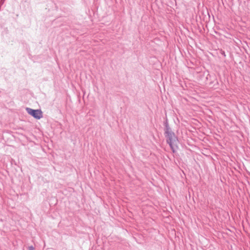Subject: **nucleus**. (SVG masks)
I'll return each mask as SVG.
<instances>
[{
  "label": "nucleus",
  "mask_w": 250,
  "mask_h": 250,
  "mask_svg": "<svg viewBox=\"0 0 250 250\" xmlns=\"http://www.w3.org/2000/svg\"><path fill=\"white\" fill-rule=\"evenodd\" d=\"M35 250V249L32 246H31L28 247V250Z\"/></svg>",
  "instance_id": "obj_4"
},
{
  "label": "nucleus",
  "mask_w": 250,
  "mask_h": 250,
  "mask_svg": "<svg viewBox=\"0 0 250 250\" xmlns=\"http://www.w3.org/2000/svg\"><path fill=\"white\" fill-rule=\"evenodd\" d=\"M165 136L167 139V142L169 145L173 153H175L178 148V138L175 133L171 130L167 120L164 123Z\"/></svg>",
  "instance_id": "obj_1"
},
{
  "label": "nucleus",
  "mask_w": 250,
  "mask_h": 250,
  "mask_svg": "<svg viewBox=\"0 0 250 250\" xmlns=\"http://www.w3.org/2000/svg\"><path fill=\"white\" fill-rule=\"evenodd\" d=\"M26 110L27 113L36 119H40L42 117V112L39 109H33L27 107Z\"/></svg>",
  "instance_id": "obj_2"
},
{
  "label": "nucleus",
  "mask_w": 250,
  "mask_h": 250,
  "mask_svg": "<svg viewBox=\"0 0 250 250\" xmlns=\"http://www.w3.org/2000/svg\"><path fill=\"white\" fill-rule=\"evenodd\" d=\"M5 0H0V11L1 10V6L3 4Z\"/></svg>",
  "instance_id": "obj_3"
}]
</instances>
